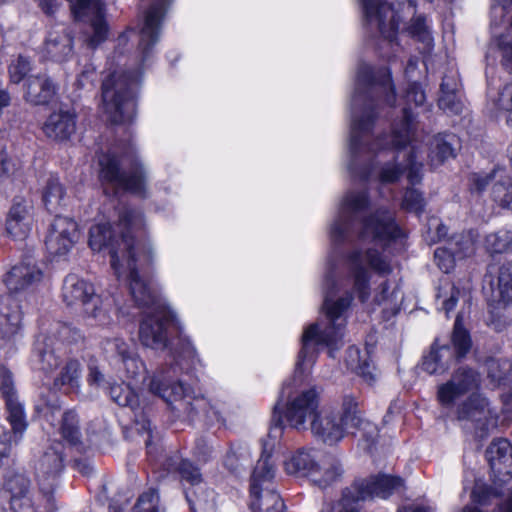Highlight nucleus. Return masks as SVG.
Wrapping results in <instances>:
<instances>
[{"label": "nucleus", "instance_id": "nucleus-1", "mask_svg": "<svg viewBox=\"0 0 512 512\" xmlns=\"http://www.w3.org/2000/svg\"><path fill=\"white\" fill-rule=\"evenodd\" d=\"M388 105L395 103V91L391 81V72L388 68H380L374 71L367 64H361L358 68L355 83V91L351 100V137L350 154L351 162L349 170L362 180L369 178L374 166V157L386 150L391 145L393 149L400 150L412 141L413 120L410 105L420 106L425 101V93L420 85L412 82L406 91V103L409 107L403 109V119L393 127L389 140L377 139L371 143V129L376 116L375 107L380 98ZM393 155V160L399 158Z\"/></svg>", "mask_w": 512, "mask_h": 512}, {"label": "nucleus", "instance_id": "nucleus-2", "mask_svg": "<svg viewBox=\"0 0 512 512\" xmlns=\"http://www.w3.org/2000/svg\"><path fill=\"white\" fill-rule=\"evenodd\" d=\"M144 227L143 214L123 207L116 226L97 224L90 228L89 246L93 251L108 250L111 267L118 280L130 284V270L140 274L153 263L154 253L150 243H136V233Z\"/></svg>", "mask_w": 512, "mask_h": 512}, {"label": "nucleus", "instance_id": "nucleus-3", "mask_svg": "<svg viewBox=\"0 0 512 512\" xmlns=\"http://www.w3.org/2000/svg\"><path fill=\"white\" fill-rule=\"evenodd\" d=\"M128 288L135 304L144 309L139 327L141 343L156 350L169 349L177 362L194 365L198 361L196 349L181 331H178L177 337H172L174 314L135 270H130Z\"/></svg>", "mask_w": 512, "mask_h": 512}, {"label": "nucleus", "instance_id": "nucleus-4", "mask_svg": "<svg viewBox=\"0 0 512 512\" xmlns=\"http://www.w3.org/2000/svg\"><path fill=\"white\" fill-rule=\"evenodd\" d=\"M353 301L351 292L328 276L325 280V293L322 304L323 319L309 325L302 335V347L296 362V371L306 372L316 360L315 345L329 348V356L334 358V350L342 345L347 317Z\"/></svg>", "mask_w": 512, "mask_h": 512}, {"label": "nucleus", "instance_id": "nucleus-5", "mask_svg": "<svg viewBox=\"0 0 512 512\" xmlns=\"http://www.w3.org/2000/svg\"><path fill=\"white\" fill-rule=\"evenodd\" d=\"M368 205L366 191H350L346 194L330 229V237L334 243L348 240L350 232L354 230H357L360 240L375 242L382 246L402 237L403 233L395 223L390 210L381 208L364 216Z\"/></svg>", "mask_w": 512, "mask_h": 512}, {"label": "nucleus", "instance_id": "nucleus-6", "mask_svg": "<svg viewBox=\"0 0 512 512\" xmlns=\"http://www.w3.org/2000/svg\"><path fill=\"white\" fill-rule=\"evenodd\" d=\"M289 389L288 385H284L281 395L273 408L272 426L266 436L262 439V453L261 455L271 457L275 446L279 443L283 435V421L287 425L298 431H305L308 429L307 422H312L319 411L320 397L315 388H309L300 392H288L285 403V394Z\"/></svg>", "mask_w": 512, "mask_h": 512}, {"label": "nucleus", "instance_id": "nucleus-7", "mask_svg": "<svg viewBox=\"0 0 512 512\" xmlns=\"http://www.w3.org/2000/svg\"><path fill=\"white\" fill-rule=\"evenodd\" d=\"M99 165V177L106 192L111 189L115 194L125 191L146 195L145 171L131 143L103 154L99 158Z\"/></svg>", "mask_w": 512, "mask_h": 512}, {"label": "nucleus", "instance_id": "nucleus-8", "mask_svg": "<svg viewBox=\"0 0 512 512\" xmlns=\"http://www.w3.org/2000/svg\"><path fill=\"white\" fill-rule=\"evenodd\" d=\"M141 74L113 72L102 83V108L107 119L114 124L133 120L136 113L135 91Z\"/></svg>", "mask_w": 512, "mask_h": 512}, {"label": "nucleus", "instance_id": "nucleus-9", "mask_svg": "<svg viewBox=\"0 0 512 512\" xmlns=\"http://www.w3.org/2000/svg\"><path fill=\"white\" fill-rule=\"evenodd\" d=\"M149 391L172 406L179 417L193 420L200 412L210 417L212 407L203 397L192 396L191 388L181 381L172 382L163 370L158 371L149 381Z\"/></svg>", "mask_w": 512, "mask_h": 512}, {"label": "nucleus", "instance_id": "nucleus-10", "mask_svg": "<svg viewBox=\"0 0 512 512\" xmlns=\"http://www.w3.org/2000/svg\"><path fill=\"white\" fill-rule=\"evenodd\" d=\"M491 469L492 486L476 483L472 499L480 505H486L492 497L504 493L503 487L512 479V445L506 439L493 441L486 450Z\"/></svg>", "mask_w": 512, "mask_h": 512}, {"label": "nucleus", "instance_id": "nucleus-11", "mask_svg": "<svg viewBox=\"0 0 512 512\" xmlns=\"http://www.w3.org/2000/svg\"><path fill=\"white\" fill-rule=\"evenodd\" d=\"M355 400L354 395L347 394L343 396L339 410L319 409L309 426L313 436L329 446L341 442L346 435L350 434L348 417H352Z\"/></svg>", "mask_w": 512, "mask_h": 512}, {"label": "nucleus", "instance_id": "nucleus-12", "mask_svg": "<svg viewBox=\"0 0 512 512\" xmlns=\"http://www.w3.org/2000/svg\"><path fill=\"white\" fill-rule=\"evenodd\" d=\"M403 489V479L388 474H377L356 479L350 487L343 491L342 508L339 512H359L354 505L355 503L374 498L387 499L393 493Z\"/></svg>", "mask_w": 512, "mask_h": 512}, {"label": "nucleus", "instance_id": "nucleus-13", "mask_svg": "<svg viewBox=\"0 0 512 512\" xmlns=\"http://www.w3.org/2000/svg\"><path fill=\"white\" fill-rule=\"evenodd\" d=\"M274 465L270 457L261 455L251 475L250 509L252 512H285L280 495L271 486Z\"/></svg>", "mask_w": 512, "mask_h": 512}, {"label": "nucleus", "instance_id": "nucleus-14", "mask_svg": "<svg viewBox=\"0 0 512 512\" xmlns=\"http://www.w3.org/2000/svg\"><path fill=\"white\" fill-rule=\"evenodd\" d=\"M451 342L453 349L448 344L438 346L435 342L430 352L423 357L421 368L429 374H442L449 369L454 359L464 358L469 352L471 339L462 325L460 315L456 317Z\"/></svg>", "mask_w": 512, "mask_h": 512}, {"label": "nucleus", "instance_id": "nucleus-15", "mask_svg": "<svg viewBox=\"0 0 512 512\" xmlns=\"http://www.w3.org/2000/svg\"><path fill=\"white\" fill-rule=\"evenodd\" d=\"M347 261L354 290L361 302H365L370 296V270L381 276L388 275L392 271L386 257L373 248L365 251L356 249L348 255Z\"/></svg>", "mask_w": 512, "mask_h": 512}, {"label": "nucleus", "instance_id": "nucleus-16", "mask_svg": "<svg viewBox=\"0 0 512 512\" xmlns=\"http://www.w3.org/2000/svg\"><path fill=\"white\" fill-rule=\"evenodd\" d=\"M168 471H178L181 478L192 487L185 490V497L191 512H216L215 492L202 484L199 469L188 460L169 459Z\"/></svg>", "mask_w": 512, "mask_h": 512}, {"label": "nucleus", "instance_id": "nucleus-17", "mask_svg": "<svg viewBox=\"0 0 512 512\" xmlns=\"http://www.w3.org/2000/svg\"><path fill=\"white\" fill-rule=\"evenodd\" d=\"M63 299L71 306L81 303L84 313L94 319L99 325L109 324V317L105 311L96 313L95 310L101 304V297L95 294L94 287L77 275H68L63 284Z\"/></svg>", "mask_w": 512, "mask_h": 512}, {"label": "nucleus", "instance_id": "nucleus-18", "mask_svg": "<svg viewBox=\"0 0 512 512\" xmlns=\"http://www.w3.org/2000/svg\"><path fill=\"white\" fill-rule=\"evenodd\" d=\"M172 0H152L143 15L139 31L138 48L142 61H146L155 44L159 41L161 24Z\"/></svg>", "mask_w": 512, "mask_h": 512}, {"label": "nucleus", "instance_id": "nucleus-19", "mask_svg": "<svg viewBox=\"0 0 512 512\" xmlns=\"http://www.w3.org/2000/svg\"><path fill=\"white\" fill-rule=\"evenodd\" d=\"M479 385L480 375L477 371L467 366L459 367L447 382L438 386L437 400L444 408H452L458 398Z\"/></svg>", "mask_w": 512, "mask_h": 512}, {"label": "nucleus", "instance_id": "nucleus-20", "mask_svg": "<svg viewBox=\"0 0 512 512\" xmlns=\"http://www.w3.org/2000/svg\"><path fill=\"white\" fill-rule=\"evenodd\" d=\"M367 24L376 29L385 39L394 40L399 27V18L386 0H359Z\"/></svg>", "mask_w": 512, "mask_h": 512}, {"label": "nucleus", "instance_id": "nucleus-21", "mask_svg": "<svg viewBox=\"0 0 512 512\" xmlns=\"http://www.w3.org/2000/svg\"><path fill=\"white\" fill-rule=\"evenodd\" d=\"M63 445L55 442L47 448L35 463V475L40 491L49 496L63 470Z\"/></svg>", "mask_w": 512, "mask_h": 512}, {"label": "nucleus", "instance_id": "nucleus-22", "mask_svg": "<svg viewBox=\"0 0 512 512\" xmlns=\"http://www.w3.org/2000/svg\"><path fill=\"white\" fill-rule=\"evenodd\" d=\"M77 223L69 217L56 216L45 239L47 252L52 256L67 255L78 240Z\"/></svg>", "mask_w": 512, "mask_h": 512}, {"label": "nucleus", "instance_id": "nucleus-23", "mask_svg": "<svg viewBox=\"0 0 512 512\" xmlns=\"http://www.w3.org/2000/svg\"><path fill=\"white\" fill-rule=\"evenodd\" d=\"M0 391L6 402L8 420L17 443L27 428V422L23 405L18 400L12 373L5 366L0 368Z\"/></svg>", "mask_w": 512, "mask_h": 512}, {"label": "nucleus", "instance_id": "nucleus-24", "mask_svg": "<svg viewBox=\"0 0 512 512\" xmlns=\"http://www.w3.org/2000/svg\"><path fill=\"white\" fill-rule=\"evenodd\" d=\"M4 488L10 494V506L13 512H36L33 486L31 480L24 473L9 474Z\"/></svg>", "mask_w": 512, "mask_h": 512}, {"label": "nucleus", "instance_id": "nucleus-25", "mask_svg": "<svg viewBox=\"0 0 512 512\" xmlns=\"http://www.w3.org/2000/svg\"><path fill=\"white\" fill-rule=\"evenodd\" d=\"M457 419L474 422L479 429H488L489 425H495V413L489 408L486 398L480 394L470 395L457 407Z\"/></svg>", "mask_w": 512, "mask_h": 512}, {"label": "nucleus", "instance_id": "nucleus-26", "mask_svg": "<svg viewBox=\"0 0 512 512\" xmlns=\"http://www.w3.org/2000/svg\"><path fill=\"white\" fill-rule=\"evenodd\" d=\"M406 158L405 166L395 162L385 163L379 171V180L382 183H393L397 181L403 172L407 170V178L409 182L414 185L420 182L422 174V162L417 161L418 149L416 146H411L408 154H404Z\"/></svg>", "mask_w": 512, "mask_h": 512}, {"label": "nucleus", "instance_id": "nucleus-27", "mask_svg": "<svg viewBox=\"0 0 512 512\" xmlns=\"http://www.w3.org/2000/svg\"><path fill=\"white\" fill-rule=\"evenodd\" d=\"M42 278V270L36 263L28 260L12 267L4 282L11 293H18L36 285Z\"/></svg>", "mask_w": 512, "mask_h": 512}, {"label": "nucleus", "instance_id": "nucleus-28", "mask_svg": "<svg viewBox=\"0 0 512 512\" xmlns=\"http://www.w3.org/2000/svg\"><path fill=\"white\" fill-rule=\"evenodd\" d=\"M42 129L54 141H67L76 131V114L70 110L54 111L46 119Z\"/></svg>", "mask_w": 512, "mask_h": 512}, {"label": "nucleus", "instance_id": "nucleus-29", "mask_svg": "<svg viewBox=\"0 0 512 512\" xmlns=\"http://www.w3.org/2000/svg\"><path fill=\"white\" fill-rule=\"evenodd\" d=\"M56 93V86L46 74L29 76L23 84V99L31 105H46Z\"/></svg>", "mask_w": 512, "mask_h": 512}, {"label": "nucleus", "instance_id": "nucleus-30", "mask_svg": "<svg viewBox=\"0 0 512 512\" xmlns=\"http://www.w3.org/2000/svg\"><path fill=\"white\" fill-rule=\"evenodd\" d=\"M31 204L23 198H15L9 211L6 230L15 239L26 238L31 230Z\"/></svg>", "mask_w": 512, "mask_h": 512}, {"label": "nucleus", "instance_id": "nucleus-31", "mask_svg": "<svg viewBox=\"0 0 512 512\" xmlns=\"http://www.w3.org/2000/svg\"><path fill=\"white\" fill-rule=\"evenodd\" d=\"M322 453L313 448H301L290 456L284 463L288 474L306 476L310 479L314 470L318 467Z\"/></svg>", "mask_w": 512, "mask_h": 512}, {"label": "nucleus", "instance_id": "nucleus-32", "mask_svg": "<svg viewBox=\"0 0 512 512\" xmlns=\"http://www.w3.org/2000/svg\"><path fill=\"white\" fill-rule=\"evenodd\" d=\"M72 52V38L63 25H58L50 30L44 44V54L49 59L62 62Z\"/></svg>", "mask_w": 512, "mask_h": 512}, {"label": "nucleus", "instance_id": "nucleus-33", "mask_svg": "<svg viewBox=\"0 0 512 512\" xmlns=\"http://www.w3.org/2000/svg\"><path fill=\"white\" fill-rule=\"evenodd\" d=\"M344 468L341 460L332 454H322L311 481L320 488H326L341 480Z\"/></svg>", "mask_w": 512, "mask_h": 512}, {"label": "nucleus", "instance_id": "nucleus-34", "mask_svg": "<svg viewBox=\"0 0 512 512\" xmlns=\"http://www.w3.org/2000/svg\"><path fill=\"white\" fill-rule=\"evenodd\" d=\"M109 346L119 358L127 378L136 379L145 373L146 369L143 361L122 339L115 338L109 343Z\"/></svg>", "mask_w": 512, "mask_h": 512}, {"label": "nucleus", "instance_id": "nucleus-35", "mask_svg": "<svg viewBox=\"0 0 512 512\" xmlns=\"http://www.w3.org/2000/svg\"><path fill=\"white\" fill-rule=\"evenodd\" d=\"M348 418L350 434L358 435L365 442V447L367 449L370 448L376 442L378 428L374 423L364 417L357 398L355 400V409H353L352 417Z\"/></svg>", "mask_w": 512, "mask_h": 512}, {"label": "nucleus", "instance_id": "nucleus-36", "mask_svg": "<svg viewBox=\"0 0 512 512\" xmlns=\"http://www.w3.org/2000/svg\"><path fill=\"white\" fill-rule=\"evenodd\" d=\"M487 99L489 109L496 115L503 111H512V83L496 85L495 79L489 80Z\"/></svg>", "mask_w": 512, "mask_h": 512}, {"label": "nucleus", "instance_id": "nucleus-37", "mask_svg": "<svg viewBox=\"0 0 512 512\" xmlns=\"http://www.w3.org/2000/svg\"><path fill=\"white\" fill-rule=\"evenodd\" d=\"M22 312L17 301L7 298L6 306L0 311V339H10L20 329Z\"/></svg>", "mask_w": 512, "mask_h": 512}, {"label": "nucleus", "instance_id": "nucleus-38", "mask_svg": "<svg viewBox=\"0 0 512 512\" xmlns=\"http://www.w3.org/2000/svg\"><path fill=\"white\" fill-rule=\"evenodd\" d=\"M81 379V364L77 360H69L62 368L58 377L54 379L56 389L65 387L66 391H78Z\"/></svg>", "mask_w": 512, "mask_h": 512}, {"label": "nucleus", "instance_id": "nucleus-39", "mask_svg": "<svg viewBox=\"0 0 512 512\" xmlns=\"http://www.w3.org/2000/svg\"><path fill=\"white\" fill-rule=\"evenodd\" d=\"M453 135L434 136L430 143L429 159L431 166H438L449 158H453L454 148L452 146Z\"/></svg>", "mask_w": 512, "mask_h": 512}, {"label": "nucleus", "instance_id": "nucleus-40", "mask_svg": "<svg viewBox=\"0 0 512 512\" xmlns=\"http://www.w3.org/2000/svg\"><path fill=\"white\" fill-rule=\"evenodd\" d=\"M65 189L58 178L50 177L43 190V202L50 212H57L64 204Z\"/></svg>", "mask_w": 512, "mask_h": 512}, {"label": "nucleus", "instance_id": "nucleus-41", "mask_svg": "<svg viewBox=\"0 0 512 512\" xmlns=\"http://www.w3.org/2000/svg\"><path fill=\"white\" fill-rule=\"evenodd\" d=\"M494 292L499 301L512 303V260L499 267Z\"/></svg>", "mask_w": 512, "mask_h": 512}, {"label": "nucleus", "instance_id": "nucleus-42", "mask_svg": "<svg viewBox=\"0 0 512 512\" xmlns=\"http://www.w3.org/2000/svg\"><path fill=\"white\" fill-rule=\"evenodd\" d=\"M485 247L490 254L512 253V232L500 230L487 235Z\"/></svg>", "mask_w": 512, "mask_h": 512}, {"label": "nucleus", "instance_id": "nucleus-43", "mask_svg": "<svg viewBox=\"0 0 512 512\" xmlns=\"http://www.w3.org/2000/svg\"><path fill=\"white\" fill-rule=\"evenodd\" d=\"M111 399L122 407H129L135 411L139 407V399L134 390L128 384H114L109 389Z\"/></svg>", "mask_w": 512, "mask_h": 512}, {"label": "nucleus", "instance_id": "nucleus-44", "mask_svg": "<svg viewBox=\"0 0 512 512\" xmlns=\"http://www.w3.org/2000/svg\"><path fill=\"white\" fill-rule=\"evenodd\" d=\"M492 197L504 208L512 210V180L508 176H499L492 187Z\"/></svg>", "mask_w": 512, "mask_h": 512}, {"label": "nucleus", "instance_id": "nucleus-45", "mask_svg": "<svg viewBox=\"0 0 512 512\" xmlns=\"http://www.w3.org/2000/svg\"><path fill=\"white\" fill-rule=\"evenodd\" d=\"M488 376L497 383L507 381L512 376V361L507 358L489 359L487 361Z\"/></svg>", "mask_w": 512, "mask_h": 512}, {"label": "nucleus", "instance_id": "nucleus-46", "mask_svg": "<svg viewBox=\"0 0 512 512\" xmlns=\"http://www.w3.org/2000/svg\"><path fill=\"white\" fill-rule=\"evenodd\" d=\"M61 434L63 438L73 446L80 443V431L78 427V418L73 411H67L62 416Z\"/></svg>", "mask_w": 512, "mask_h": 512}, {"label": "nucleus", "instance_id": "nucleus-47", "mask_svg": "<svg viewBox=\"0 0 512 512\" xmlns=\"http://www.w3.org/2000/svg\"><path fill=\"white\" fill-rule=\"evenodd\" d=\"M134 512H162L158 491L149 488L143 492L133 508Z\"/></svg>", "mask_w": 512, "mask_h": 512}, {"label": "nucleus", "instance_id": "nucleus-48", "mask_svg": "<svg viewBox=\"0 0 512 512\" xmlns=\"http://www.w3.org/2000/svg\"><path fill=\"white\" fill-rule=\"evenodd\" d=\"M494 45L500 54V63L509 73H512V39L506 36H499L493 40Z\"/></svg>", "mask_w": 512, "mask_h": 512}, {"label": "nucleus", "instance_id": "nucleus-49", "mask_svg": "<svg viewBox=\"0 0 512 512\" xmlns=\"http://www.w3.org/2000/svg\"><path fill=\"white\" fill-rule=\"evenodd\" d=\"M408 32L413 38L424 43L426 47L431 46L433 40L424 17L418 16L412 19Z\"/></svg>", "mask_w": 512, "mask_h": 512}, {"label": "nucleus", "instance_id": "nucleus-50", "mask_svg": "<svg viewBox=\"0 0 512 512\" xmlns=\"http://www.w3.org/2000/svg\"><path fill=\"white\" fill-rule=\"evenodd\" d=\"M30 70V61L24 56H18V58L15 61H13L9 66L10 82L14 84H19L22 80L25 81V77L30 72Z\"/></svg>", "mask_w": 512, "mask_h": 512}, {"label": "nucleus", "instance_id": "nucleus-51", "mask_svg": "<svg viewBox=\"0 0 512 512\" xmlns=\"http://www.w3.org/2000/svg\"><path fill=\"white\" fill-rule=\"evenodd\" d=\"M476 239L477 234L473 231L459 236L455 241L457 247L453 248L457 257L464 258L472 255L475 252Z\"/></svg>", "mask_w": 512, "mask_h": 512}, {"label": "nucleus", "instance_id": "nucleus-52", "mask_svg": "<svg viewBox=\"0 0 512 512\" xmlns=\"http://www.w3.org/2000/svg\"><path fill=\"white\" fill-rule=\"evenodd\" d=\"M458 258L453 248L438 247L434 252V260L438 268L448 273L455 263V259Z\"/></svg>", "mask_w": 512, "mask_h": 512}, {"label": "nucleus", "instance_id": "nucleus-53", "mask_svg": "<svg viewBox=\"0 0 512 512\" xmlns=\"http://www.w3.org/2000/svg\"><path fill=\"white\" fill-rule=\"evenodd\" d=\"M425 206V200L422 194L416 189H407L403 201L402 207L409 211L414 212L416 214H420L423 212Z\"/></svg>", "mask_w": 512, "mask_h": 512}, {"label": "nucleus", "instance_id": "nucleus-54", "mask_svg": "<svg viewBox=\"0 0 512 512\" xmlns=\"http://www.w3.org/2000/svg\"><path fill=\"white\" fill-rule=\"evenodd\" d=\"M439 108L448 114H460L463 110V103L458 93H441L438 100Z\"/></svg>", "mask_w": 512, "mask_h": 512}, {"label": "nucleus", "instance_id": "nucleus-55", "mask_svg": "<svg viewBox=\"0 0 512 512\" xmlns=\"http://www.w3.org/2000/svg\"><path fill=\"white\" fill-rule=\"evenodd\" d=\"M61 362V357L53 349H44L39 353V369L45 373L57 369Z\"/></svg>", "mask_w": 512, "mask_h": 512}, {"label": "nucleus", "instance_id": "nucleus-56", "mask_svg": "<svg viewBox=\"0 0 512 512\" xmlns=\"http://www.w3.org/2000/svg\"><path fill=\"white\" fill-rule=\"evenodd\" d=\"M16 172V165L7 155L3 148H0V183L13 176Z\"/></svg>", "mask_w": 512, "mask_h": 512}, {"label": "nucleus", "instance_id": "nucleus-57", "mask_svg": "<svg viewBox=\"0 0 512 512\" xmlns=\"http://www.w3.org/2000/svg\"><path fill=\"white\" fill-rule=\"evenodd\" d=\"M96 79V70L92 64H85L79 75L76 79V86L79 89L85 88L88 85H93V82Z\"/></svg>", "mask_w": 512, "mask_h": 512}, {"label": "nucleus", "instance_id": "nucleus-58", "mask_svg": "<svg viewBox=\"0 0 512 512\" xmlns=\"http://www.w3.org/2000/svg\"><path fill=\"white\" fill-rule=\"evenodd\" d=\"M495 176L496 171H494L491 174L484 175L477 173L472 174L469 178L471 190L476 192H482Z\"/></svg>", "mask_w": 512, "mask_h": 512}, {"label": "nucleus", "instance_id": "nucleus-59", "mask_svg": "<svg viewBox=\"0 0 512 512\" xmlns=\"http://www.w3.org/2000/svg\"><path fill=\"white\" fill-rule=\"evenodd\" d=\"M459 91L460 81L457 72H450L448 74H445L440 85V92L459 93Z\"/></svg>", "mask_w": 512, "mask_h": 512}, {"label": "nucleus", "instance_id": "nucleus-60", "mask_svg": "<svg viewBox=\"0 0 512 512\" xmlns=\"http://www.w3.org/2000/svg\"><path fill=\"white\" fill-rule=\"evenodd\" d=\"M58 336L62 341L68 343H76L82 339V334L79 329L63 324L58 330Z\"/></svg>", "mask_w": 512, "mask_h": 512}, {"label": "nucleus", "instance_id": "nucleus-61", "mask_svg": "<svg viewBox=\"0 0 512 512\" xmlns=\"http://www.w3.org/2000/svg\"><path fill=\"white\" fill-rule=\"evenodd\" d=\"M460 295V290L454 285L449 287V296L442 302V309L445 311L447 317L449 313L456 307Z\"/></svg>", "mask_w": 512, "mask_h": 512}, {"label": "nucleus", "instance_id": "nucleus-62", "mask_svg": "<svg viewBox=\"0 0 512 512\" xmlns=\"http://www.w3.org/2000/svg\"><path fill=\"white\" fill-rule=\"evenodd\" d=\"M11 452V434L0 427V466L2 460L7 458Z\"/></svg>", "mask_w": 512, "mask_h": 512}, {"label": "nucleus", "instance_id": "nucleus-63", "mask_svg": "<svg viewBox=\"0 0 512 512\" xmlns=\"http://www.w3.org/2000/svg\"><path fill=\"white\" fill-rule=\"evenodd\" d=\"M374 367H372L367 362L360 364L357 367V374L362 377V379L368 384H372L375 381V374L373 372Z\"/></svg>", "mask_w": 512, "mask_h": 512}, {"label": "nucleus", "instance_id": "nucleus-64", "mask_svg": "<svg viewBox=\"0 0 512 512\" xmlns=\"http://www.w3.org/2000/svg\"><path fill=\"white\" fill-rule=\"evenodd\" d=\"M39 8L48 16H52L59 7L57 0H37Z\"/></svg>", "mask_w": 512, "mask_h": 512}]
</instances>
